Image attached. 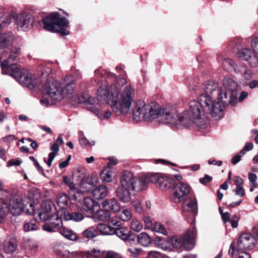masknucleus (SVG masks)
Returning <instances> with one entry per match:
<instances>
[{
  "label": "nucleus",
  "instance_id": "nucleus-42",
  "mask_svg": "<svg viewBox=\"0 0 258 258\" xmlns=\"http://www.w3.org/2000/svg\"><path fill=\"white\" fill-rule=\"evenodd\" d=\"M142 223L136 218H133L131 222V228L134 231L139 232L143 229Z\"/></svg>",
  "mask_w": 258,
  "mask_h": 258
},
{
  "label": "nucleus",
  "instance_id": "nucleus-63",
  "mask_svg": "<svg viewBox=\"0 0 258 258\" xmlns=\"http://www.w3.org/2000/svg\"><path fill=\"white\" fill-rule=\"evenodd\" d=\"M22 161L20 160H10L9 161L8 163V166H19L21 163Z\"/></svg>",
  "mask_w": 258,
  "mask_h": 258
},
{
  "label": "nucleus",
  "instance_id": "nucleus-62",
  "mask_svg": "<svg viewBox=\"0 0 258 258\" xmlns=\"http://www.w3.org/2000/svg\"><path fill=\"white\" fill-rule=\"evenodd\" d=\"M221 217L223 221L226 223L227 222L230 220V214L228 212H221Z\"/></svg>",
  "mask_w": 258,
  "mask_h": 258
},
{
  "label": "nucleus",
  "instance_id": "nucleus-56",
  "mask_svg": "<svg viewBox=\"0 0 258 258\" xmlns=\"http://www.w3.org/2000/svg\"><path fill=\"white\" fill-rule=\"evenodd\" d=\"M29 159L34 162V165H35V167L37 168L39 172H40L42 174H44L43 168H42V167H41L40 166L39 164L36 161V160L35 159L34 157L33 156H31L29 157Z\"/></svg>",
  "mask_w": 258,
  "mask_h": 258
},
{
  "label": "nucleus",
  "instance_id": "nucleus-8",
  "mask_svg": "<svg viewBox=\"0 0 258 258\" xmlns=\"http://www.w3.org/2000/svg\"><path fill=\"white\" fill-rule=\"evenodd\" d=\"M197 237V231L194 227L187 231L181 237L175 236L171 238L169 242L173 247L179 249L183 247L186 250L192 249L195 246V239Z\"/></svg>",
  "mask_w": 258,
  "mask_h": 258
},
{
  "label": "nucleus",
  "instance_id": "nucleus-32",
  "mask_svg": "<svg viewBox=\"0 0 258 258\" xmlns=\"http://www.w3.org/2000/svg\"><path fill=\"white\" fill-rule=\"evenodd\" d=\"M108 194V188L104 185H100L96 187L93 192V196L97 200L105 198Z\"/></svg>",
  "mask_w": 258,
  "mask_h": 258
},
{
  "label": "nucleus",
  "instance_id": "nucleus-43",
  "mask_svg": "<svg viewBox=\"0 0 258 258\" xmlns=\"http://www.w3.org/2000/svg\"><path fill=\"white\" fill-rule=\"evenodd\" d=\"M54 213L48 212L46 211H40L38 214L39 217L42 221H46L48 220H51L53 215H56Z\"/></svg>",
  "mask_w": 258,
  "mask_h": 258
},
{
  "label": "nucleus",
  "instance_id": "nucleus-59",
  "mask_svg": "<svg viewBox=\"0 0 258 258\" xmlns=\"http://www.w3.org/2000/svg\"><path fill=\"white\" fill-rule=\"evenodd\" d=\"M235 192L236 195L239 196L241 197H243L245 194L243 189L239 185H236V189H235Z\"/></svg>",
  "mask_w": 258,
  "mask_h": 258
},
{
  "label": "nucleus",
  "instance_id": "nucleus-39",
  "mask_svg": "<svg viewBox=\"0 0 258 258\" xmlns=\"http://www.w3.org/2000/svg\"><path fill=\"white\" fill-rule=\"evenodd\" d=\"M39 229V224L36 221L26 222L23 226V230L25 232L35 231Z\"/></svg>",
  "mask_w": 258,
  "mask_h": 258
},
{
  "label": "nucleus",
  "instance_id": "nucleus-29",
  "mask_svg": "<svg viewBox=\"0 0 258 258\" xmlns=\"http://www.w3.org/2000/svg\"><path fill=\"white\" fill-rule=\"evenodd\" d=\"M56 203L61 208L65 209L71 204V200L67 194L59 193L56 197Z\"/></svg>",
  "mask_w": 258,
  "mask_h": 258
},
{
  "label": "nucleus",
  "instance_id": "nucleus-7",
  "mask_svg": "<svg viewBox=\"0 0 258 258\" xmlns=\"http://www.w3.org/2000/svg\"><path fill=\"white\" fill-rule=\"evenodd\" d=\"M44 95L40 102L43 106L52 105L54 101H60L63 98V89L57 81L51 79L48 81L43 89Z\"/></svg>",
  "mask_w": 258,
  "mask_h": 258
},
{
  "label": "nucleus",
  "instance_id": "nucleus-25",
  "mask_svg": "<svg viewBox=\"0 0 258 258\" xmlns=\"http://www.w3.org/2000/svg\"><path fill=\"white\" fill-rule=\"evenodd\" d=\"M61 216L64 220H73L76 222H80L84 218L83 214L79 212H70L69 211H65Z\"/></svg>",
  "mask_w": 258,
  "mask_h": 258
},
{
  "label": "nucleus",
  "instance_id": "nucleus-17",
  "mask_svg": "<svg viewBox=\"0 0 258 258\" xmlns=\"http://www.w3.org/2000/svg\"><path fill=\"white\" fill-rule=\"evenodd\" d=\"M45 223L43 226L44 230L48 232H54L58 229H60L62 227V222L61 218L58 217L57 215H53L51 220Z\"/></svg>",
  "mask_w": 258,
  "mask_h": 258
},
{
  "label": "nucleus",
  "instance_id": "nucleus-60",
  "mask_svg": "<svg viewBox=\"0 0 258 258\" xmlns=\"http://www.w3.org/2000/svg\"><path fill=\"white\" fill-rule=\"evenodd\" d=\"M56 156V154L54 152H51L48 154V159L47 161H45V160H44V161L46 163L47 165L49 167H50L51 165V163L52 161L53 160L54 158H55Z\"/></svg>",
  "mask_w": 258,
  "mask_h": 258
},
{
  "label": "nucleus",
  "instance_id": "nucleus-53",
  "mask_svg": "<svg viewBox=\"0 0 258 258\" xmlns=\"http://www.w3.org/2000/svg\"><path fill=\"white\" fill-rule=\"evenodd\" d=\"M79 142L80 145L82 146H86L87 145H89V146H92L94 145L95 142L92 141L91 142H89L87 139L85 137H81L79 139Z\"/></svg>",
  "mask_w": 258,
  "mask_h": 258
},
{
  "label": "nucleus",
  "instance_id": "nucleus-51",
  "mask_svg": "<svg viewBox=\"0 0 258 258\" xmlns=\"http://www.w3.org/2000/svg\"><path fill=\"white\" fill-rule=\"evenodd\" d=\"M240 44V40L239 39H235L230 41L229 42V47L233 50L238 49V46Z\"/></svg>",
  "mask_w": 258,
  "mask_h": 258
},
{
  "label": "nucleus",
  "instance_id": "nucleus-58",
  "mask_svg": "<svg viewBox=\"0 0 258 258\" xmlns=\"http://www.w3.org/2000/svg\"><path fill=\"white\" fill-rule=\"evenodd\" d=\"M29 206L30 207V209H26V205H25L24 204L23 211L24 213H25V214L27 215H31L32 213L34 214V210H33V208H34L33 204L32 203H30Z\"/></svg>",
  "mask_w": 258,
  "mask_h": 258
},
{
  "label": "nucleus",
  "instance_id": "nucleus-4",
  "mask_svg": "<svg viewBox=\"0 0 258 258\" xmlns=\"http://www.w3.org/2000/svg\"><path fill=\"white\" fill-rule=\"evenodd\" d=\"M202 112L206 113L198 101H191L188 110L179 117V121L183 126L188 127L191 123H195L198 127H202L206 123L205 119L202 117Z\"/></svg>",
  "mask_w": 258,
  "mask_h": 258
},
{
  "label": "nucleus",
  "instance_id": "nucleus-46",
  "mask_svg": "<svg viewBox=\"0 0 258 258\" xmlns=\"http://www.w3.org/2000/svg\"><path fill=\"white\" fill-rule=\"evenodd\" d=\"M53 206L51 201H45L41 204L40 211L51 212Z\"/></svg>",
  "mask_w": 258,
  "mask_h": 258
},
{
  "label": "nucleus",
  "instance_id": "nucleus-57",
  "mask_svg": "<svg viewBox=\"0 0 258 258\" xmlns=\"http://www.w3.org/2000/svg\"><path fill=\"white\" fill-rule=\"evenodd\" d=\"M105 258H121V255L113 251H109L105 256Z\"/></svg>",
  "mask_w": 258,
  "mask_h": 258
},
{
  "label": "nucleus",
  "instance_id": "nucleus-49",
  "mask_svg": "<svg viewBox=\"0 0 258 258\" xmlns=\"http://www.w3.org/2000/svg\"><path fill=\"white\" fill-rule=\"evenodd\" d=\"M240 72L241 75L247 80L252 78V74L250 70H248L245 66H242Z\"/></svg>",
  "mask_w": 258,
  "mask_h": 258
},
{
  "label": "nucleus",
  "instance_id": "nucleus-38",
  "mask_svg": "<svg viewBox=\"0 0 258 258\" xmlns=\"http://www.w3.org/2000/svg\"><path fill=\"white\" fill-rule=\"evenodd\" d=\"M84 190L82 191L78 188H76V190H73V191H70V195L73 196V199L77 202H80L83 199V195L84 193L88 190H86V188H84Z\"/></svg>",
  "mask_w": 258,
  "mask_h": 258
},
{
  "label": "nucleus",
  "instance_id": "nucleus-19",
  "mask_svg": "<svg viewBox=\"0 0 258 258\" xmlns=\"http://www.w3.org/2000/svg\"><path fill=\"white\" fill-rule=\"evenodd\" d=\"M111 216L110 211H107L106 209H102L99 205V208H96L93 212L92 216H90V218H92L95 221L104 222L107 221Z\"/></svg>",
  "mask_w": 258,
  "mask_h": 258
},
{
  "label": "nucleus",
  "instance_id": "nucleus-6",
  "mask_svg": "<svg viewBox=\"0 0 258 258\" xmlns=\"http://www.w3.org/2000/svg\"><path fill=\"white\" fill-rule=\"evenodd\" d=\"M161 112V107L158 108L156 105L146 104L143 101H139L133 112V118L137 122L142 119L149 121L156 118L160 121Z\"/></svg>",
  "mask_w": 258,
  "mask_h": 258
},
{
  "label": "nucleus",
  "instance_id": "nucleus-64",
  "mask_svg": "<svg viewBox=\"0 0 258 258\" xmlns=\"http://www.w3.org/2000/svg\"><path fill=\"white\" fill-rule=\"evenodd\" d=\"M236 93H237V90H236ZM237 96V95H236V96ZM248 96V93L245 92V91H243L241 93L238 99L237 98V103L239 101V102H241L242 101H243L245 98H246ZM236 98H237L236 97Z\"/></svg>",
  "mask_w": 258,
  "mask_h": 258
},
{
  "label": "nucleus",
  "instance_id": "nucleus-11",
  "mask_svg": "<svg viewBox=\"0 0 258 258\" xmlns=\"http://www.w3.org/2000/svg\"><path fill=\"white\" fill-rule=\"evenodd\" d=\"M190 186L186 183L179 182L175 184L172 200L174 203H180L185 199L189 194Z\"/></svg>",
  "mask_w": 258,
  "mask_h": 258
},
{
  "label": "nucleus",
  "instance_id": "nucleus-52",
  "mask_svg": "<svg viewBox=\"0 0 258 258\" xmlns=\"http://www.w3.org/2000/svg\"><path fill=\"white\" fill-rule=\"evenodd\" d=\"M141 251V248H137L135 247L130 248L127 249V251L134 257H137Z\"/></svg>",
  "mask_w": 258,
  "mask_h": 258
},
{
  "label": "nucleus",
  "instance_id": "nucleus-33",
  "mask_svg": "<svg viewBox=\"0 0 258 258\" xmlns=\"http://www.w3.org/2000/svg\"><path fill=\"white\" fill-rule=\"evenodd\" d=\"M113 175V172L107 166L101 172L100 177L103 182H109L112 180Z\"/></svg>",
  "mask_w": 258,
  "mask_h": 258
},
{
  "label": "nucleus",
  "instance_id": "nucleus-26",
  "mask_svg": "<svg viewBox=\"0 0 258 258\" xmlns=\"http://www.w3.org/2000/svg\"><path fill=\"white\" fill-rule=\"evenodd\" d=\"M113 231V235H116L120 239L125 241L128 240L130 236H132L130 231L127 227H120L116 228H114Z\"/></svg>",
  "mask_w": 258,
  "mask_h": 258
},
{
  "label": "nucleus",
  "instance_id": "nucleus-16",
  "mask_svg": "<svg viewBox=\"0 0 258 258\" xmlns=\"http://www.w3.org/2000/svg\"><path fill=\"white\" fill-rule=\"evenodd\" d=\"M238 55L240 58L246 61L251 67L255 68L257 66L258 58L250 48H244L240 49L238 52Z\"/></svg>",
  "mask_w": 258,
  "mask_h": 258
},
{
  "label": "nucleus",
  "instance_id": "nucleus-41",
  "mask_svg": "<svg viewBox=\"0 0 258 258\" xmlns=\"http://www.w3.org/2000/svg\"><path fill=\"white\" fill-rule=\"evenodd\" d=\"M9 212L8 205L4 202H0V222L5 219Z\"/></svg>",
  "mask_w": 258,
  "mask_h": 258
},
{
  "label": "nucleus",
  "instance_id": "nucleus-13",
  "mask_svg": "<svg viewBox=\"0 0 258 258\" xmlns=\"http://www.w3.org/2000/svg\"><path fill=\"white\" fill-rule=\"evenodd\" d=\"M121 187L129 190L136 191L137 186V179L132 172L129 171H124L122 172L120 178Z\"/></svg>",
  "mask_w": 258,
  "mask_h": 258
},
{
  "label": "nucleus",
  "instance_id": "nucleus-30",
  "mask_svg": "<svg viewBox=\"0 0 258 258\" xmlns=\"http://www.w3.org/2000/svg\"><path fill=\"white\" fill-rule=\"evenodd\" d=\"M17 247L15 239H6L3 243V248L7 253H12L15 251Z\"/></svg>",
  "mask_w": 258,
  "mask_h": 258
},
{
  "label": "nucleus",
  "instance_id": "nucleus-61",
  "mask_svg": "<svg viewBox=\"0 0 258 258\" xmlns=\"http://www.w3.org/2000/svg\"><path fill=\"white\" fill-rule=\"evenodd\" d=\"M212 179V177L208 175H205L203 178L200 179V182L203 184H206Z\"/></svg>",
  "mask_w": 258,
  "mask_h": 258
},
{
  "label": "nucleus",
  "instance_id": "nucleus-37",
  "mask_svg": "<svg viewBox=\"0 0 258 258\" xmlns=\"http://www.w3.org/2000/svg\"><path fill=\"white\" fill-rule=\"evenodd\" d=\"M59 233L65 238L71 240H75L77 239V236L72 230H69L66 228H60Z\"/></svg>",
  "mask_w": 258,
  "mask_h": 258
},
{
  "label": "nucleus",
  "instance_id": "nucleus-14",
  "mask_svg": "<svg viewBox=\"0 0 258 258\" xmlns=\"http://www.w3.org/2000/svg\"><path fill=\"white\" fill-rule=\"evenodd\" d=\"M255 240L253 236L248 233H243L237 241V248L238 251L247 250L252 248Z\"/></svg>",
  "mask_w": 258,
  "mask_h": 258
},
{
  "label": "nucleus",
  "instance_id": "nucleus-12",
  "mask_svg": "<svg viewBox=\"0 0 258 258\" xmlns=\"http://www.w3.org/2000/svg\"><path fill=\"white\" fill-rule=\"evenodd\" d=\"M34 22L32 15L28 13L23 12L17 16L16 23L17 28L20 31H27L31 28Z\"/></svg>",
  "mask_w": 258,
  "mask_h": 258
},
{
  "label": "nucleus",
  "instance_id": "nucleus-1",
  "mask_svg": "<svg viewBox=\"0 0 258 258\" xmlns=\"http://www.w3.org/2000/svg\"><path fill=\"white\" fill-rule=\"evenodd\" d=\"M126 84V80L121 77L116 78L109 87L105 83H102L98 89V103L94 104V98L89 97L87 109L102 119L108 118L111 115L109 110L102 112L101 109L102 105L109 104L113 112L118 116L127 114L134 102L135 94L134 89L130 85H126L122 88Z\"/></svg>",
  "mask_w": 258,
  "mask_h": 258
},
{
  "label": "nucleus",
  "instance_id": "nucleus-22",
  "mask_svg": "<svg viewBox=\"0 0 258 258\" xmlns=\"http://www.w3.org/2000/svg\"><path fill=\"white\" fill-rule=\"evenodd\" d=\"M24 205L19 197L14 198L9 207V211L13 216H19L23 212Z\"/></svg>",
  "mask_w": 258,
  "mask_h": 258
},
{
  "label": "nucleus",
  "instance_id": "nucleus-31",
  "mask_svg": "<svg viewBox=\"0 0 258 258\" xmlns=\"http://www.w3.org/2000/svg\"><path fill=\"white\" fill-rule=\"evenodd\" d=\"M86 177V173L84 169L77 170L73 173V178L78 181L82 188H86L88 190L90 187L85 186L84 181Z\"/></svg>",
  "mask_w": 258,
  "mask_h": 258
},
{
  "label": "nucleus",
  "instance_id": "nucleus-45",
  "mask_svg": "<svg viewBox=\"0 0 258 258\" xmlns=\"http://www.w3.org/2000/svg\"><path fill=\"white\" fill-rule=\"evenodd\" d=\"M153 230L155 232L162 234L164 235H167V231L166 230L163 225L159 222H156L154 223Z\"/></svg>",
  "mask_w": 258,
  "mask_h": 258
},
{
  "label": "nucleus",
  "instance_id": "nucleus-54",
  "mask_svg": "<svg viewBox=\"0 0 258 258\" xmlns=\"http://www.w3.org/2000/svg\"><path fill=\"white\" fill-rule=\"evenodd\" d=\"M164 256L158 251H151L149 252L147 258H163Z\"/></svg>",
  "mask_w": 258,
  "mask_h": 258
},
{
  "label": "nucleus",
  "instance_id": "nucleus-18",
  "mask_svg": "<svg viewBox=\"0 0 258 258\" xmlns=\"http://www.w3.org/2000/svg\"><path fill=\"white\" fill-rule=\"evenodd\" d=\"M82 207L83 210L86 213V216L90 218V216H92V214L96 209L99 208V204L92 198L87 197L84 199Z\"/></svg>",
  "mask_w": 258,
  "mask_h": 258
},
{
  "label": "nucleus",
  "instance_id": "nucleus-21",
  "mask_svg": "<svg viewBox=\"0 0 258 258\" xmlns=\"http://www.w3.org/2000/svg\"><path fill=\"white\" fill-rule=\"evenodd\" d=\"M182 204L183 212L196 214L198 212L197 201L195 198H188Z\"/></svg>",
  "mask_w": 258,
  "mask_h": 258
},
{
  "label": "nucleus",
  "instance_id": "nucleus-35",
  "mask_svg": "<svg viewBox=\"0 0 258 258\" xmlns=\"http://www.w3.org/2000/svg\"><path fill=\"white\" fill-rule=\"evenodd\" d=\"M99 231L101 234L103 235H113V227H110L108 224L106 225L104 223H100L98 225L96 228Z\"/></svg>",
  "mask_w": 258,
  "mask_h": 258
},
{
  "label": "nucleus",
  "instance_id": "nucleus-28",
  "mask_svg": "<svg viewBox=\"0 0 258 258\" xmlns=\"http://www.w3.org/2000/svg\"><path fill=\"white\" fill-rule=\"evenodd\" d=\"M228 254L231 256L235 254V258H250V255L246 252L245 250L238 251L237 249H235L234 242L231 243L228 250Z\"/></svg>",
  "mask_w": 258,
  "mask_h": 258
},
{
  "label": "nucleus",
  "instance_id": "nucleus-27",
  "mask_svg": "<svg viewBox=\"0 0 258 258\" xmlns=\"http://www.w3.org/2000/svg\"><path fill=\"white\" fill-rule=\"evenodd\" d=\"M218 59L219 61H222L223 67L225 70L234 71L235 72H239L237 70V66L232 59L228 58H223L221 56H219Z\"/></svg>",
  "mask_w": 258,
  "mask_h": 258
},
{
  "label": "nucleus",
  "instance_id": "nucleus-23",
  "mask_svg": "<svg viewBox=\"0 0 258 258\" xmlns=\"http://www.w3.org/2000/svg\"><path fill=\"white\" fill-rule=\"evenodd\" d=\"M61 85L63 89V97L68 94H72L76 87L75 81L72 76L66 77Z\"/></svg>",
  "mask_w": 258,
  "mask_h": 258
},
{
  "label": "nucleus",
  "instance_id": "nucleus-50",
  "mask_svg": "<svg viewBox=\"0 0 258 258\" xmlns=\"http://www.w3.org/2000/svg\"><path fill=\"white\" fill-rule=\"evenodd\" d=\"M251 46L253 51L258 54V37H253L251 40Z\"/></svg>",
  "mask_w": 258,
  "mask_h": 258
},
{
  "label": "nucleus",
  "instance_id": "nucleus-34",
  "mask_svg": "<svg viewBox=\"0 0 258 258\" xmlns=\"http://www.w3.org/2000/svg\"><path fill=\"white\" fill-rule=\"evenodd\" d=\"M139 243L144 246H148L151 243V237L145 232H142L137 236Z\"/></svg>",
  "mask_w": 258,
  "mask_h": 258
},
{
  "label": "nucleus",
  "instance_id": "nucleus-24",
  "mask_svg": "<svg viewBox=\"0 0 258 258\" xmlns=\"http://www.w3.org/2000/svg\"><path fill=\"white\" fill-rule=\"evenodd\" d=\"M102 206L107 211L116 213L120 211V204L115 198L108 199L102 202Z\"/></svg>",
  "mask_w": 258,
  "mask_h": 258
},
{
  "label": "nucleus",
  "instance_id": "nucleus-48",
  "mask_svg": "<svg viewBox=\"0 0 258 258\" xmlns=\"http://www.w3.org/2000/svg\"><path fill=\"white\" fill-rule=\"evenodd\" d=\"M120 217L122 221H128L132 218V213L127 209L123 210L120 215Z\"/></svg>",
  "mask_w": 258,
  "mask_h": 258
},
{
  "label": "nucleus",
  "instance_id": "nucleus-36",
  "mask_svg": "<svg viewBox=\"0 0 258 258\" xmlns=\"http://www.w3.org/2000/svg\"><path fill=\"white\" fill-rule=\"evenodd\" d=\"M82 235L85 238H93L98 235V232L95 227L91 226L83 231Z\"/></svg>",
  "mask_w": 258,
  "mask_h": 258
},
{
  "label": "nucleus",
  "instance_id": "nucleus-20",
  "mask_svg": "<svg viewBox=\"0 0 258 258\" xmlns=\"http://www.w3.org/2000/svg\"><path fill=\"white\" fill-rule=\"evenodd\" d=\"M135 191L132 190H129L125 188H122V187H118L116 191V195L119 200L124 203L128 202L132 195L135 194Z\"/></svg>",
  "mask_w": 258,
  "mask_h": 258
},
{
  "label": "nucleus",
  "instance_id": "nucleus-5",
  "mask_svg": "<svg viewBox=\"0 0 258 258\" xmlns=\"http://www.w3.org/2000/svg\"><path fill=\"white\" fill-rule=\"evenodd\" d=\"M43 28L45 30L51 32H58L62 35H67L69 31L63 27H68L69 21L63 17H60L58 12H52L43 17L42 19Z\"/></svg>",
  "mask_w": 258,
  "mask_h": 258
},
{
  "label": "nucleus",
  "instance_id": "nucleus-40",
  "mask_svg": "<svg viewBox=\"0 0 258 258\" xmlns=\"http://www.w3.org/2000/svg\"><path fill=\"white\" fill-rule=\"evenodd\" d=\"M97 178L93 175H89L85 178L84 184L85 186L90 187V190L93 186H94L97 182Z\"/></svg>",
  "mask_w": 258,
  "mask_h": 258
},
{
  "label": "nucleus",
  "instance_id": "nucleus-2",
  "mask_svg": "<svg viewBox=\"0 0 258 258\" xmlns=\"http://www.w3.org/2000/svg\"><path fill=\"white\" fill-rule=\"evenodd\" d=\"M202 88L205 93L200 95L198 102L203 111L209 113L216 120L222 117L224 106H234L237 103V84L231 78H225L220 87L213 80L208 81Z\"/></svg>",
  "mask_w": 258,
  "mask_h": 258
},
{
  "label": "nucleus",
  "instance_id": "nucleus-55",
  "mask_svg": "<svg viewBox=\"0 0 258 258\" xmlns=\"http://www.w3.org/2000/svg\"><path fill=\"white\" fill-rule=\"evenodd\" d=\"M144 221L145 223V228L146 229H152L153 230L152 228V222L150 219L149 217H146L144 219Z\"/></svg>",
  "mask_w": 258,
  "mask_h": 258
},
{
  "label": "nucleus",
  "instance_id": "nucleus-3",
  "mask_svg": "<svg viewBox=\"0 0 258 258\" xmlns=\"http://www.w3.org/2000/svg\"><path fill=\"white\" fill-rule=\"evenodd\" d=\"M20 53L19 47H13L11 48L9 57L7 58H3L1 61V68L3 74L9 75L14 78L19 84L30 89L35 88V81L32 79L28 71L23 68H21L15 63H12L8 66L11 61H15Z\"/></svg>",
  "mask_w": 258,
  "mask_h": 258
},
{
  "label": "nucleus",
  "instance_id": "nucleus-10",
  "mask_svg": "<svg viewBox=\"0 0 258 258\" xmlns=\"http://www.w3.org/2000/svg\"><path fill=\"white\" fill-rule=\"evenodd\" d=\"M149 180L162 190L169 189L175 185V181L173 178L159 173L152 174L149 177Z\"/></svg>",
  "mask_w": 258,
  "mask_h": 258
},
{
  "label": "nucleus",
  "instance_id": "nucleus-44",
  "mask_svg": "<svg viewBox=\"0 0 258 258\" xmlns=\"http://www.w3.org/2000/svg\"><path fill=\"white\" fill-rule=\"evenodd\" d=\"M108 224L110 227L117 229L121 226L122 223L118 218L116 217H112L111 218L110 217L108 220Z\"/></svg>",
  "mask_w": 258,
  "mask_h": 258
},
{
  "label": "nucleus",
  "instance_id": "nucleus-47",
  "mask_svg": "<svg viewBox=\"0 0 258 258\" xmlns=\"http://www.w3.org/2000/svg\"><path fill=\"white\" fill-rule=\"evenodd\" d=\"M63 181L69 186L71 190L70 191L76 189L77 187H76L75 184L73 182L71 178L68 177L67 176H63Z\"/></svg>",
  "mask_w": 258,
  "mask_h": 258
},
{
  "label": "nucleus",
  "instance_id": "nucleus-9",
  "mask_svg": "<svg viewBox=\"0 0 258 258\" xmlns=\"http://www.w3.org/2000/svg\"><path fill=\"white\" fill-rule=\"evenodd\" d=\"M161 115H160V121L163 123H170L173 125H181L178 118L184 114L185 111L178 114L176 108L174 106H166L161 107Z\"/></svg>",
  "mask_w": 258,
  "mask_h": 258
},
{
  "label": "nucleus",
  "instance_id": "nucleus-15",
  "mask_svg": "<svg viewBox=\"0 0 258 258\" xmlns=\"http://www.w3.org/2000/svg\"><path fill=\"white\" fill-rule=\"evenodd\" d=\"M14 40V36L11 32L0 34V59L5 57L8 47L12 44Z\"/></svg>",
  "mask_w": 258,
  "mask_h": 258
}]
</instances>
